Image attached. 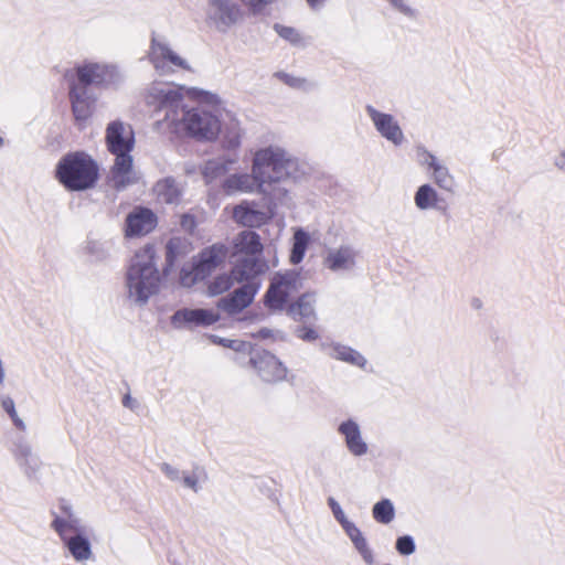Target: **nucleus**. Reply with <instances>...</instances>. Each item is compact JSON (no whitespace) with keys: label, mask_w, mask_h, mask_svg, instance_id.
<instances>
[{"label":"nucleus","mask_w":565,"mask_h":565,"mask_svg":"<svg viewBox=\"0 0 565 565\" xmlns=\"http://www.w3.org/2000/svg\"><path fill=\"white\" fill-rule=\"evenodd\" d=\"M145 99L156 111H164V120L175 131L206 141L214 140L221 131L218 118L205 107H188L185 94L179 86L153 83L148 88Z\"/></svg>","instance_id":"obj_1"},{"label":"nucleus","mask_w":565,"mask_h":565,"mask_svg":"<svg viewBox=\"0 0 565 565\" xmlns=\"http://www.w3.org/2000/svg\"><path fill=\"white\" fill-rule=\"evenodd\" d=\"M156 250L150 244L136 252L125 274V297L134 306L143 307L160 288Z\"/></svg>","instance_id":"obj_2"},{"label":"nucleus","mask_w":565,"mask_h":565,"mask_svg":"<svg viewBox=\"0 0 565 565\" xmlns=\"http://www.w3.org/2000/svg\"><path fill=\"white\" fill-rule=\"evenodd\" d=\"M297 160L279 146L258 149L253 157L252 171L260 179V184L279 183L294 178Z\"/></svg>","instance_id":"obj_3"},{"label":"nucleus","mask_w":565,"mask_h":565,"mask_svg":"<svg viewBox=\"0 0 565 565\" xmlns=\"http://www.w3.org/2000/svg\"><path fill=\"white\" fill-rule=\"evenodd\" d=\"M56 177L66 189L82 191L95 184L98 178V167L88 154L74 152L60 160Z\"/></svg>","instance_id":"obj_4"},{"label":"nucleus","mask_w":565,"mask_h":565,"mask_svg":"<svg viewBox=\"0 0 565 565\" xmlns=\"http://www.w3.org/2000/svg\"><path fill=\"white\" fill-rule=\"evenodd\" d=\"M226 248L223 245H213L203 249L190 265L182 267L180 284L192 287L209 277L225 259Z\"/></svg>","instance_id":"obj_5"},{"label":"nucleus","mask_w":565,"mask_h":565,"mask_svg":"<svg viewBox=\"0 0 565 565\" xmlns=\"http://www.w3.org/2000/svg\"><path fill=\"white\" fill-rule=\"evenodd\" d=\"M302 288V278L296 270L276 273L270 278L265 294V306L271 310H282L289 299Z\"/></svg>","instance_id":"obj_6"},{"label":"nucleus","mask_w":565,"mask_h":565,"mask_svg":"<svg viewBox=\"0 0 565 565\" xmlns=\"http://www.w3.org/2000/svg\"><path fill=\"white\" fill-rule=\"evenodd\" d=\"M415 153L417 163L429 173L433 182L440 190L454 193L457 183L449 168L424 146H417Z\"/></svg>","instance_id":"obj_7"},{"label":"nucleus","mask_w":565,"mask_h":565,"mask_svg":"<svg viewBox=\"0 0 565 565\" xmlns=\"http://www.w3.org/2000/svg\"><path fill=\"white\" fill-rule=\"evenodd\" d=\"M149 58L156 71L161 75L170 74L177 70H190L186 60L180 56L163 38H152Z\"/></svg>","instance_id":"obj_8"},{"label":"nucleus","mask_w":565,"mask_h":565,"mask_svg":"<svg viewBox=\"0 0 565 565\" xmlns=\"http://www.w3.org/2000/svg\"><path fill=\"white\" fill-rule=\"evenodd\" d=\"M359 257L360 253L353 245L342 244L326 250L322 265L331 273H350L358 266Z\"/></svg>","instance_id":"obj_9"},{"label":"nucleus","mask_w":565,"mask_h":565,"mask_svg":"<svg viewBox=\"0 0 565 565\" xmlns=\"http://www.w3.org/2000/svg\"><path fill=\"white\" fill-rule=\"evenodd\" d=\"M105 140L108 151L114 156L131 153L135 147L131 126L120 120H114L107 125Z\"/></svg>","instance_id":"obj_10"},{"label":"nucleus","mask_w":565,"mask_h":565,"mask_svg":"<svg viewBox=\"0 0 565 565\" xmlns=\"http://www.w3.org/2000/svg\"><path fill=\"white\" fill-rule=\"evenodd\" d=\"M242 18V11L233 0H209L207 20L220 32H226Z\"/></svg>","instance_id":"obj_11"},{"label":"nucleus","mask_w":565,"mask_h":565,"mask_svg":"<svg viewBox=\"0 0 565 565\" xmlns=\"http://www.w3.org/2000/svg\"><path fill=\"white\" fill-rule=\"evenodd\" d=\"M365 111L375 130L382 138L396 147L404 142L405 136L403 129L393 115L380 111L372 105H366Z\"/></svg>","instance_id":"obj_12"},{"label":"nucleus","mask_w":565,"mask_h":565,"mask_svg":"<svg viewBox=\"0 0 565 565\" xmlns=\"http://www.w3.org/2000/svg\"><path fill=\"white\" fill-rule=\"evenodd\" d=\"M263 381L276 383L286 380L288 369L268 351H257L249 360Z\"/></svg>","instance_id":"obj_13"},{"label":"nucleus","mask_w":565,"mask_h":565,"mask_svg":"<svg viewBox=\"0 0 565 565\" xmlns=\"http://www.w3.org/2000/svg\"><path fill=\"white\" fill-rule=\"evenodd\" d=\"M239 285L241 286L236 288L232 294L218 299V309H222L228 315H236L252 305L256 294L260 288V282H247L245 285Z\"/></svg>","instance_id":"obj_14"},{"label":"nucleus","mask_w":565,"mask_h":565,"mask_svg":"<svg viewBox=\"0 0 565 565\" xmlns=\"http://www.w3.org/2000/svg\"><path fill=\"white\" fill-rule=\"evenodd\" d=\"M138 172L134 169V160L130 153L115 154V162L110 170L109 182L116 190H124L137 183Z\"/></svg>","instance_id":"obj_15"},{"label":"nucleus","mask_w":565,"mask_h":565,"mask_svg":"<svg viewBox=\"0 0 565 565\" xmlns=\"http://www.w3.org/2000/svg\"><path fill=\"white\" fill-rule=\"evenodd\" d=\"M157 226L156 214L147 207H135L126 217L125 234L127 237L145 236Z\"/></svg>","instance_id":"obj_16"},{"label":"nucleus","mask_w":565,"mask_h":565,"mask_svg":"<svg viewBox=\"0 0 565 565\" xmlns=\"http://www.w3.org/2000/svg\"><path fill=\"white\" fill-rule=\"evenodd\" d=\"M222 191L226 195H235L238 193H265L264 184L255 173H233L226 177L222 182Z\"/></svg>","instance_id":"obj_17"},{"label":"nucleus","mask_w":565,"mask_h":565,"mask_svg":"<svg viewBox=\"0 0 565 565\" xmlns=\"http://www.w3.org/2000/svg\"><path fill=\"white\" fill-rule=\"evenodd\" d=\"M348 451L354 457H363L369 452V445L363 438L361 427L354 419H347L338 427Z\"/></svg>","instance_id":"obj_18"},{"label":"nucleus","mask_w":565,"mask_h":565,"mask_svg":"<svg viewBox=\"0 0 565 565\" xmlns=\"http://www.w3.org/2000/svg\"><path fill=\"white\" fill-rule=\"evenodd\" d=\"M233 220L245 227H259L270 220L267 211L257 207L255 202L243 201L232 210Z\"/></svg>","instance_id":"obj_19"},{"label":"nucleus","mask_w":565,"mask_h":565,"mask_svg":"<svg viewBox=\"0 0 565 565\" xmlns=\"http://www.w3.org/2000/svg\"><path fill=\"white\" fill-rule=\"evenodd\" d=\"M267 264L258 257H244L236 262L231 273L236 284L259 282L258 276L266 273Z\"/></svg>","instance_id":"obj_20"},{"label":"nucleus","mask_w":565,"mask_h":565,"mask_svg":"<svg viewBox=\"0 0 565 565\" xmlns=\"http://www.w3.org/2000/svg\"><path fill=\"white\" fill-rule=\"evenodd\" d=\"M115 68L113 66L86 63L77 67L78 83L76 86L99 85L110 82L114 78Z\"/></svg>","instance_id":"obj_21"},{"label":"nucleus","mask_w":565,"mask_h":565,"mask_svg":"<svg viewBox=\"0 0 565 565\" xmlns=\"http://www.w3.org/2000/svg\"><path fill=\"white\" fill-rule=\"evenodd\" d=\"M220 320L217 311L212 309H182L178 310L173 317L172 322L175 326H211Z\"/></svg>","instance_id":"obj_22"},{"label":"nucleus","mask_w":565,"mask_h":565,"mask_svg":"<svg viewBox=\"0 0 565 565\" xmlns=\"http://www.w3.org/2000/svg\"><path fill=\"white\" fill-rule=\"evenodd\" d=\"M238 161L237 154H223L210 159L201 167V174L205 183H212L216 179L226 174Z\"/></svg>","instance_id":"obj_23"},{"label":"nucleus","mask_w":565,"mask_h":565,"mask_svg":"<svg viewBox=\"0 0 565 565\" xmlns=\"http://www.w3.org/2000/svg\"><path fill=\"white\" fill-rule=\"evenodd\" d=\"M73 114L78 122H85L93 113L94 99L84 86L73 85L70 92Z\"/></svg>","instance_id":"obj_24"},{"label":"nucleus","mask_w":565,"mask_h":565,"mask_svg":"<svg viewBox=\"0 0 565 565\" xmlns=\"http://www.w3.org/2000/svg\"><path fill=\"white\" fill-rule=\"evenodd\" d=\"M234 255L256 257L263 249L259 235L252 231L241 232L233 242Z\"/></svg>","instance_id":"obj_25"},{"label":"nucleus","mask_w":565,"mask_h":565,"mask_svg":"<svg viewBox=\"0 0 565 565\" xmlns=\"http://www.w3.org/2000/svg\"><path fill=\"white\" fill-rule=\"evenodd\" d=\"M76 562L85 563L93 557L92 544L82 532L62 541Z\"/></svg>","instance_id":"obj_26"},{"label":"nucleus","mask_w":565,"mask_h":565,"mask_svg":"<svg viewBox=\"0 0 565 565\" xmlns=\"http://www.w3.org/2000/svg\"><path fill=\"white\" fill-rule=\"evenodd\" d=\"M444 200L429 183L422 184L414 194L415 206L420 211L439 210Z\"/></svg>","instance_id":"obj_27"},{"label":"nucleus","mask_w":565,"mask_h":565,"mask_svg":"<svg viewBox=\"0 0 565 565\" xmlns=\"http://www.w3.org/2000/svg\"><path fill=\"white\" fill-rule=\"evenodd\" d=\"M62 510L65 516H55L51 523V527L58 534L61 541H64L70 537V532L77 534L82 531L79 529V521L73 513L72 508L63 505Z\"/></svg>","instance_id":"obj_28"},{"label":"nucleus","mask_w":565,"mask_h":565,"mask_svg":"<svg viewBox=\"0 0 565 565\" xmlns=\"http://www.w3.org/2000/svg\"><path fill=\"white\" fill-rule=\"evenodd\" d=\"M153 193L160 203L178 204L181 200L182 189L172 178L159 180L153 186Z\"/></svg>","instance_id":"obj_29"},{"label":"nucleus","mask_w":565,"mask_h":565,"mask_svg":"<svg viewBox=\"0 0 565 565\" xmlns=\"http://www.w3.org/2000/svg\"><path fill=\"white\" fill-rule=\"evenodd\" d=\"M323 348L327 354L335 360H340L359 367H364L366 364L365 358L350 347L334 343Z\"/></svg>","instance_id":"obj_30"},{"label":"nucleus","mask_w":565,"mask_h":565,"mask_svg":"<svg viewBox=\"0 0 565 565\" xmlns=\"http://www.w3.org/2000/svg\"><path fill=\"white\" fill-rule=\"evenodd\" d=\"M316 298L312 294H303L296 303L289 308V313L294 319L310 321L315 319Z\"/></svg>","instance_id":"obj_31"},{"label":"nucleus","mask_w":565,"mask_h":565,"mask_svg":"<svg viewBox=\"0 0 565 565\" xmlns=\"http://www.w3.org/2000/svg\"><path fill=\"white\" fill-rule=\"evenodd\" d=\"M344 532L351 540L358 553L361 555L362 559L367 565H372L374 563V555L360 529L353 524L352 526H349V529Z\"/></svg>","instance_id":"obj_32"},{"label":"nucleus","mask_w":565,"mask_h":565,"mask_svg":"<svg viewBox=\"0 0 565 565\" xmlns=\"http://www.w3.org/2000/svg\"><path fill=\"white\" fill-rule=\"evenodd\" d=\"M191 250L186 239L172 237L166 245V262L169 268L173 267L178 260L183 258Z\"/></svg>","instance_id":"obj_33"},{"label":"nucleus","mask_w":565,"mask_h":565,"mask_svg":"<svg viewBox=\"0 0 565 565\" xmlns=\"http://www.w3.org/2000/svg\"><path fill=\"white\" fill-rule=\"evenodd\" d=\"M243 130L237 120L231 119L222 132V146L227 150H235L241 146Z\"/></svg>","instance_id":"obj_34"},{"label":"nucleus","mask_w":565,"mask_h":565,"mask_svg":"<svg viewBox=\"0 0 565 565\" xmlns=\"http://www.w3.org/2000/svg\"><path fill=\"white\" fill-rule=\"evenodd\" d=\"M310 237L307 232L299 228L294 234V244L290 255V262L292 264H299L305 256V253L307 250L308 244H309Z\"/></svg>","instance_id":"obj_35"},{"label":"nucleus","mask_w":565,"mask_h":565,"mask_svg":"<svg viewBox=\"0 0 565 565\" xmlns=\"http://www.w3.org/2000/svg\"><path fill=\"white\" fill-rule=\"evenodd\" d=\"M374 520L382 524L391 523L395 518V509L390 499H382L372 509Z\"/></svg>","instance_id":"obj_36"},{"label":"nucleus","mask_w":565,"mask_h":565,"mask_svg":"<svg viewBox=\"0 0 565 565\" xmlns=\"http://www.w3.org/2000/svg\"><path fill=\"white\" fill-rule=\"evenodd\" d=\"M206 479V473L203 468L196 466L191 471H183L181 476V483L184 488L198 493L201 490V482Z\"/></svg>","instance_id":"obj_37"},{"label":"nucleus","mask_w":565,"mask_h":565,"mask_svg":"<svg viewBox=\"0 0 565 565\" xmlns=\"http://www.w3.org/2000/svg\"><path fill=\"white\" fill-rule=\"evenodd\" d=\"M235 284L236 281L234 280L232 273L218 275L207 285V294L210 296L222 295L230 290Z\"/></svg>","instance_id":"obj_38"},{"label":"nucleus","mask_w":565,"mask_h":565,"mask_svg":"<svg viewBox=\"0 0 565 565\" xmlns=\"http://www.w3.org/2000/svg\"><path fill=\"white\" fill-rule=\"evenodd\" d=\"M386 1L393 8V10H395L396 12L402 14L403 17H405V18H407L409 20L417 19L418 10L415 9L409 3L408 0H386Z\"/></svg>","instance_id":"obj_39"},{"label":"nucleus","mask_w":565,"mask_h":565,"mask_svg":"<svg viewBox=\"0 0 565 565\" xmlns=\"http://www.w3.org/2000/svg\"><path fill=\"white\" fill-rule=\"evenodd\" d=\"M1 406L8 413V415L12 419L13 424L15 425V427L19 428L20 430H24L25 429V424L19 417V415H18V413L15 411V406H14L13 399L10 396H2L1 397Z\"/></svg>","instance_id":"obj_40"},{"label":"nucleus","mask_w":565,"mask_h":565,"mask_svg":"<svg viewBox=\"0 0 565 565\" xmlns=\"http://www.w3.org/2000/svg\"><path fill=\"white\" fill-rule=\"evenodd\" d=\"M328 504L332 511L334 519L341 524L343 531L348 530L349 526H352L354 523L349 521L341 508V505L333 499H328Z\"/></svg>","instance_id":"obj_41"},{"label":"nucleus","mask_w":565,"mask_h":565,"mask_svg":"<svg viewBox=\"0 0 565 565\" xmlns=\"http://www.w3.org/2000/svg\"><path fill=\"white\" fill-rule=\"evenodd\" d=\"M274 29L279 34V36L289 41L292 44H298L301 42L300 34L298 33V31L296 29H294L291 26L275 24Z\"/></svg>","instance_id":"obj_42"},{"label":"nucleus","mask_w":565,"mask_h":565,"mask_svg":"<svg viewBox=\"0 0 565 565\" xmlns=\"http://www.w3.org/2000/svg\"><path fill=\"white\" fill-rule=\"evenodd\" d=\"M396 550L402 555H411L415 552V543L412 536L404 535L397 539Z\"/></svg>","instance_id":"obj_43"},{"label":"nucleus","mask_w":565,"mask_h":565,"mask_svg":"<svg viewBox=\"0 0 565 565\" xmlns=\"http://www.w3.org/2000/svg\"><path fill=\"white\" fill-rule=\"evenodd\" d=\"M161 472L172 482L181 481L182 472L178 467L172 466L168 462H162L160 465Z\"/></svg>","instance_id":"obj_44"},{"label":"nucleus","mask_w":565,"mask_h":565,"mask_svg":"<svg viewBox=\"0 0 565 565\" xmlns=\"http://www.w3.org/2000/svg\"><path fill=\"white\" fill-rule=\"evenodd\" d=\"M297 337L305 341H315L318 339V333L312 328L302 327L297 330Z\"/></svg>","instance_id":"obj_45"},{"label":"nucleus","mask_w":565,"mask_h":565,"mask_svg":"<svg viewBox=\"0 0 565 565\" xmlns=\"http://www.w3.org/2000/svg\"><path fill=\"white\" fill-rule=\"evenodd\" d=\"M217 343L222 344L225 348H231L235 351L244 350L246 344L238 340H230V339H218Z\"/></svg>","instance_id":"obj_46"},{"label":"nucleus","mask_w":565,"mask_h":565,"mask_svg":"<svg viewBox=\"0 0 565 565\" xmlns=\"http://www.w3.org/2000/svg\"><path fill=\"white\" fill-rule=\"evenodd\" d=\"M241 2L247 7L253 14H259L263 12L260 0H241Z\"/></svg>","instance_id":"obj_47"},{"label":"nucleus","mask_w":565,"mask_h":565,"mask_svg":"<svg viewBox=\"0 0 565 565\" xmlns=\"http://www.w3.org/2000/svg\"><path fill=\"white\" fill-rule=\"evenodd\" d=\"M196 223H195V220L192 215L190 214H184L182 215L181 217V226L185 230V231H189V232H192L195 227Z\"/></svg>","instance_id":"obj_48"},{"label":"nucleus","mask_w":565,"mask_h":565,"mask_svg":"<svg viewBox=\"0 0 565 565\" xmlns=\"http://www.w3.org/2000/svg\"><path fill=\"white\" fill-rule=\"evenodd\" d=\"M554 166L565 172V147L554 158Z\"/></svg>","instance_id":"obj_49"},{"label":"nucleus","mask_w":565,"mask_h":565,"mask_svg":"<svg viewBox=\"0 0 565 565\" xmlns=\"http://www.w3.org/2000/svg\"><path fill=\"white\" fill-rule=\"evenodd\" d=\"M280 77H281V79H282L286 84H288V85H290V86H292V87H300V85H301V84H302V82H303L302 79L294 78V77H291V76H289V75H287V74H281V75H280Z\"/></svg>","instance_id":"obj_50"},{"label":"nucleus","mask_w":565,"mask_h":565,"mask_svg":"<svg viewBox=\"0 0 565 565\" xmlns=\"http://www.w3.org/2000/svg\"><path fill=\"white\" fill-rule=\"evenodd\" d=\"M326 2L327 0H306L307 6L313 11L320 10Z\"/></svg>","instance_id":"obj_51"},{"label":"nucleus","mask_w":565,"mask_h":565,"mask_svg":"<svg viewBox=\"0 0 565 565\" xmlns=\"http://www.w3.org/2000/svg\"><path fill=\"white\" fill-rule=\"evenodd\" d=\"M131 402H132V399L129 395H126L122 399L124 406L129 407V408H132Z\"/></svg>","instance_id":"obj_52"},{"label":"nucleus","mask_w":565,"mask_h":565,"mask_svg":"<svg viewBox=\"0 0 565 565\" xmlns=\"http://www.w3.org/2000/svg\"><path fill=\"white\" fill-rule=\"evenodd\" d=\"M24 454H25V456L30 455V454H31L30 449H29V448H25V449H24Z\"/></svg>","instance_id":"obj_53"},{"label":"nucleus","mask_w":565,"mask_h":565,"mask_svg":"<svg viewBox=\"0 0 565 565\" xmlns=\"http://www.w3.org/2000/svg\"><path fill=\"white\" fill-rule=\"evenodd\" d=\"M3 146V138L0 136V148Z\"/></svg>","instance_id":"obj_54"}]
</instances>
